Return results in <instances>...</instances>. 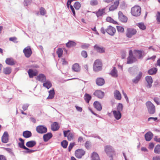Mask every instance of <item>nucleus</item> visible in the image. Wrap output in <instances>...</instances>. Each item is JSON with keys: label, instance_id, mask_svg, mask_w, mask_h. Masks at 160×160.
Segmentation results:
<instances>
[{"label": "nucleus", "instance_id": "nucleus-1", "mask_svg": "<svg viewBox=\"0 0 160 160\" xmlns=\"http://www.w3.org/2000/svg\"><path fill=\"white\" fill-rule=\"evenodd\" d=\"M100 31L103 34H105V32H107L108 34L112 36L115 34L116 31L115 28L111 26H108L106 29H105L103 27H102Z\"/></svg>", "mask_w": 160, "mask_h": 160}, {"label": "nucleus", "instance_id": "nucleus-2", "mask_svg": "<svg viewBox=\"0 0 160 160\" xmlns=\"http://www.w3.org/2000/svg\"><path fill=\"white\" fill-rule=\"evenodd\" d=\"M104 148L105 152L110 158V160H113V157L115 155V153L112 147L111 146L108 145L105 147Z\"/></svg>", "mask_w": 160, "mask_h": 160}, {"label": "nucleus", "instance_id": "nucleus-3", "mask_svg": "<svg viewBox=\"0 0 160 160\" xmlns=\"http://www.w3.org/2000/svg\"><path fill=\"white\" fill-rule=\"evenodd\" d=\"M19 140L21 142L18 143V146L20 148L26 150V151H24L25 153H30L36 151V150H30L29 148L25 147L24 145V140L22 138H19Z\"/></svg>", "mask_w": 160, "mask_h": 160}, {"label": "nucleus", "instance_id": "nucleus-4", "mask_svg": "<svg viewBox=\"0 0 160 160\" xmlns=\"http://www.w3.org/2000/svg\"><path fill=\"white\" fill-rule=\"evenodd\" d=\"M131 13L135 17L140 16L141 13V9L139 6H135L131 8Z\"/></svg>", "mask_w": 160, "mask_h": 160}, {"label": "nucleus", "instance_id": "nucleus-5", "mask_svg": "<svg viewBox=\"0 0 160 160\" xmlns=\"http://www.w3.org/2000/svg\"><path fill=\"white\" fill-rule=\"evenodd\" d=\"M102 62L99 59L96 60L93 65V69L95 72H98L102 69Z\"/></svg>", "mask_w": 160, "mask_h": 160}, {"label": "nucleus", "instance_id": "nucleus-6", "mask_svg": "<svg viewBox=\"0 0 160 160\" xmlns=\"http://www.w3.org/2000/svg\"><path fill=\"white\" fill-rule=\"evenodd\" d=\"M146 105L148 113L153 114L155 112V108L154 105L150 101H148L146 103Z\"/></svg>", "mask_w": 160, "mask_h": 160}, {"label": "nucleus", "instance_id": "nucleus-7", "mask_svg": "<svg viewBox=\"0 0 160 160\" xmlns=\"http://www.w3.org/2000/svg\"><path fill=\"white\" fill-rule=\"evenodd\" d=\"M135 57L133 56L132 51L130 50L129 51V56L127 58V63L132 64L137 61Z\"/></svg>", "mask_w": 160, "mask_h": 160}, {"label": "nucleus", "instance_id": "nucleus-8", "mask_svg": "<svg viewBox=\"0 0 160 160\" xmlns=\"http://www.w3.org/2000/svg\"><path fill=\"white\" fill-rule=\"evenodd\" d=\"M136 29L132 28H128L127 29L126 35L127 37L131 38L132 36L135 35L137 33Z\"/></svg>", "mask_w": 160, "mask_h": 160}, {"label": "nucleus", "instance_id": "nucleus-9", "mask_svg": "<svg viewBox=\"0 0 160 160\" xmlns=\"http://www.w3.org/2000/svg\"><path fill=\"white\" fill-rule=\"evenodd\" d=\"M36 130L39 133L43 134L47 132V129L46 127L42 125H40L36 127Z\"/></svg>", "mask_w": 160, "mask_h": 160}, {"label": "nucleus", "instance_id": "nucleus-10", "mask_svg": "<svg viewBox=\"0 0 160 160\" xmlns=\"http://www.w3.org/2000/svg\"><path fill=\"white\" fill-rule=\"evenodd\" d=\"M85 152L82 149L76 150L75 152V156L78 158H81L82 156L84 155Z\"/></svg>", "mask_w": 160, "mask_h": 160}, {"label": "nucleus", "instance_id": "nucleus-11", "mask_svg": "<svg viewBox=\"0 0 160 160\" xmlns=\"http://www.w3.org/2000/svg\"><path fill=\"white\" fill-rule=\"evenodd\" d=\"M23 52L25 56L27 58H29L32 53L31 48L29 46H28L24 48L23 50Z\"/></svg>", "mask_w": 160, "mask_h": 160}, {"label": "nucleus", "instance_id": "nucleus-12", "mask_svg": "<svg viewBox=\"0 0 160 160\" xmlns=\"http://www.w3.org/2000/svg\"><path fill=\"white\" fill-rule=\"evenodd\" d=\"M134 53L135 55L138 59H142L145 55L144 52L143 51L134 50Z\"/></svg>", "mask_w": 160, "mask_h": 160}, {"label": "nucleus", "instance_id": "nucleus-13", "mask_svg": "<svg viewBox=\"0 0 160 160\" xmlns=\"http://www.w3.org/2000/svg\"><path fill=\"white\" fill-rule=\"evenodd\" d=\"M118 14V18L121 22H127V18L123 14L122 12L119 11Z\"/></svg>", "mask_w": 160, "mask_h": 160}, {"label": "nucleus", "instance_id": "nucleus-14", "mask_svg": "<svg viewBox=\"0 0 160 160\" xmlns=\"http://www.w3.org/2000/svg\"><path fill=\"white\" fill-rule=\"evenodd\" d=\"M9 140V135L7 132H5L2 137L1 141L3 143H7Z\"/></svg>", "mask_w": 160, "mask_h": 160}, {"label": "nucleus", "instance_id": "nucleus-15", "mask_svg": "<svg viewBox=\"0 0 160 160\" xmlns=\"http://www.w3.org/2000/svg\"><path fill=\"white\" fill-rule=\"evenodd\" d=\"M145 80L148 83L146 87L148 88H150L152 86V83L153 82V80L151 76H147L145 77Z\"/></svg>", "mask_w": 160, "mask_h": 160}, {"label": "nucleus", "instance_id": "nucleus-16", "mask_svg": "<svg viewBox=\"0 0 160 160\" xmlns=\"http://www.w3.org/2000/svg\"><path fill=\"white\" fill-rule=\"evenodd\" d=\"M93 94L98 98L100 99L102 98L104 95V92L100 90L96 91Z\"/></svg>", "mask_w": 160, "mask_h": 160}, {"label": "nucleus", "instance_id": "nucleus-17", "mask_svg": "<svg viewBox=\"0 0 160 160\" xmlns=\"http://www.w3.org/2000/svg\"><path fill=\"white\" fill-rule=\"evenodd\" d=\"M36 79L42 82H44L46 81V78L44 74H40L37 76Z\"/></svg>", "mask_w": 160, "mask_h": 160}, {"label": "nucleus", "instance_id": "nucleus-18", "mask_svg": "<svg viewBox=\"0 0 160 160\" xmlns=\"http://www.w3.org/2000/svg\"><path fill=\"white\" fill-rule=\"evenodd\" d=\"M94 48L95 51L99 53H102L105 52V48L102 47H100L97 44L94 46Z\"/></svg>", "mask_w": 160, "mask_h": 160}, {"label": "nucleus", "instance_id": "nucleus-19", "mask_svg": "<svg viewBox=\"0 0 160 160\" xmlns=\"http://www.w3.org/2000/svg\"><path fill=\"white\" fill-rule=\"evenodd\" d=\"M142 75V73L141 72H140L137 76L132 81L135 84L137 83L140 80Z\"/></svg>", "mask_w": 160, "mask_h": 160}, {"label": "nucleus", "instance_id": "nucleus-20", "mask_svg": "<svg viewBox=\"0 0 160 160\" xmlns=\"http://www.w3.org/2000/svg\"><path fill=\"white\" fill-rule=\"evenodd\" d=\"M153 136V133L150 131L147 132L144 135L145 139L147 141H150L152 138Z\"/></svg>", "mask_w": 160, "mask_h": 160}, {"label": "nucleus", "instance_id": "nucleus-21", "mask_svg": "<svg viewBox=\"0 0 160 160\" xmlns=\"http://www.w3.org/2000/svg\"><path fill=\"white\" fill-rule=\"evenodd\" d=\"M28 73L30 78H32L34 76H36L38 74L37 70H33L31 69L28 70Z\"/></svg>", "mask_w": 160, "mask_h": 160}, {"label": "nucleus", "instance_id": "nucleus-22", "mask_svg": "<svg viewBox=\"0 0 160 160\" xmlns=\"http://www.w3.org/2000/svg\"><path fill=\"white\" fill-rule=\"evenodd\" d=\"M52 137V135L51 132H48L43 136V141L45 142L48 141Z\"/></svg>", "mask_w": 160, "mask_h": 160}, {"label": "nucleus", "instance_id": "nucleus-23", "mask_svg": "<svg viewBox=\"0 0 160 160\" xmlns=\"http://www.w3.org/2000/svg\"><path fill=\"white\" fill-rule=\"evenodd\" d=\"M119 3V0H117L115 1L114 4L112 5L109 8L110 11H113L116 9Z\"/></svg>", "mask_w": 160, "mask_h": 160}, {"label": "nucleus", "instance_id": "nucleus-24", "mask_svg": "<svg viewBox=\"0 0 160 160\" xmlns=\"http://www.w3.org/2000/svg\"><path fill=\"white\" fill-rule=\"evenodd\" d=\"M96 84L99 86L103 85L105 83V81L102 78H98L96 80Z\"/></svg>", "mask_w": 160, "mask_h": 160}, {"label": "nucleus", "instance_id": "nucleus-25", "mask_svg": "<svg viewBox=\"0 0 160 160\" xmlns=\"http://www.w3.org/2000/svg\"><path fill=\"white\" fill-rule=\"evenodd\" d=\"M112 112L115 119L118 120L121 118L122 117V114L121 112L116 110L113 111Z\"/></svg>", "mask_w": 160, "mask_h": 160}, {"label": "nucleus", "instance_id": "nucleus-26", "mask_svg": "<svg viewBox=\"0 0 160 160\" xmlns=\"http://www.w3.org/2000/svg\"><path fill=\"white\" fill-rule=\"evenodd\" d=\"M51 128L52 130L55 131L58 130L59 128L58 123L57 122H54L51 125Z\"/></svg>", "mask_w": 160, "mask_h": 160}, {"label": "nucleus", "instance_id": "nucleus-27", "mask_svg": "<svg viewBox=\"0 0 160 160\" xmlns=\"http://www.w3.org/2000/svg\"><path fill=\"white\" fill-rule=\"evenodd\" d=\"M94 108L98 111H100L102 109V107L101 104L98 101H96L93 103Z\"/></svg>", "mask_w": 160, "mask_h": 160}, {"label": "nucleus", "instance_id": "nucleus-28", "mask_svg": "<svg viewBox=\"0 0 160 160\" xmlns=\"http://www.w3.org/2000/svg\"><path fill=\"white\" fill-rule=\"evenodd\" d=\"M72 69L75 72H78L80 71V68L79 65L78 63H76L72 65Z\"/></svg>", "mask_w": 160, "mask_h": 160}, {"label": "nucleus", "instance_id": "nucleus-29", "mask_svg": "<svg viewBox=\"0 0 160 160\" xmlns=\"http://www.w3.org/2000/svg\"><path fill=\"white\" fill-rule=\"evenodd\" d=\"M110 74L114 78H116L118 76L117 71L115 67L113 68V69L111 71Z\"/></svg>", "mask_w": 160, "mask_h": 160}, {"label": "nucleus", "instance_id": "nucleus-30", "mask_svg": "<svg viewBox=\"0 0 160 160\" xmlns=\"http://www.w3.org/2000/svg\"><path fill=\"white\" fill-rule=\"evenodd\" d=\"M36 144L35 141L33 140L30 141L28 142L26 144V146L28 148H32L35 146Z\"/></svg>", "mask_w": 160, "mask_h": 160}, {"label": "nucleus", "instance_id": "nucleus-31", "mask_svg": "<svg viewBox=\"0 0 160 160\" xmlns=\"http://www.w3.org/2000/svg\"><path fill=\"white\" fill-rule=\"evenodd\" d=\"M43 86L48 89H49L52 87V84L49 80H48L43 82Z\"/></svg>", "mask_w": 160, "mask_h": 160}, {"label": "nucleus", "instance_id": "nucleus-32", "mask_svg": "<svg viewBox=\"0 0 160 160\" xmlns=\"http://www.w3.org/2000/svg\"><path fill=\"white\" fill-rule=\"evenodd\" d=\"M22 135L24 138H28L32 136V133L30 131L26 130L23 132Z\"/></svg>", "mask_w": 160, "mask_h": 160}, {"label": "nucleus", "instance_id": "nucleus-33", "mask_svg": "<svg viewBox=\"0 0 160 160\" xmlns=\"http://www.w3.org/2000/svg\"><path fill=\"white\" fill-rule=\"evenodd\" d=\"M91 157L92 160H100L98 155L96 152L92 153Z\"/></svg>", "mask_w": 160, "mask_h": 160}, {"label": "nucleus", "instance_id": "nucleus-34", "mask_svg": "<svg viewBox=\"0 0 160 160\" xmlns=\"http://www.w3.org/2000/svg\"><path fill=\"white\" fill-rule=\"evenodd\" d=\"M76 45V43L75 42L71 40H69V41L66 43L67 47L68 48L75 47Z\"/></svg>", "mask_w": 160, "mask_h": 160}, {"label": "nucleus", "instance_id": "nucleus-35", "mask_svg": "<svg viewBox=\"0 0 160 160\" xmlns=\"http://www.w3.org/2000/svg\"><path fill=\"white\" fill-rule=\"evenodd\" d=\"M49 96L47 98V99H52L54 98L55 94L54 89L50 90L49 92Z\"/></svg>", "mask_w": 160, "mask_h": 160}, {"label": "nucleus", "instance_id": "nucleus-36", "mask_svg": "<svg viewBox=\"0 0 160 160\" xmlns=\"http://www.w3.org/2000/svg\"><path fill=\"white\" fill-rule=\"evenodd\" d=\"M158 69L156 68H152L148 71V73L149 75H154L157 72Z\"/></svg>", "mask_w": 160, "mask_h": 160}, {"label": "nucleus", "instance_id": "nucleus-37", "mask_svg": "<svg viewBox=\"0 0 160 160\" xmlns=\"http://www.w3.org/2000/svg\"><path fill=\"white\" fill-rule=\"evenodd\" d=\"M114 97L115 99L117 100H120L121 99V95L118 90H116L114 92Z\"/></svg>", "mask_w": 160, "mask_h": 160}, {"label": "nucleus", "instance_id": "nucleus-38", "mask_svg": "<svg viewBox=\"0 0 160 160\" xmlns=\"http://www.w3.org/2000/svg\"><path fill=\"white\" fill-rule=\"evenodd\" d=\"M5 62L7 64L11 66L14 65L15 64L13 59L12 58H7Z\"/></svg>", "mask_w": 160, "mask_h": 160}, {"label": "nucleus", "instance_id": "nucleus-39", "mask_svg": "<svg viewBox=\"0 0 160 160\" xmlns=\"http://www.w3.org/2000/svg\"><path fill=\"white\" fill-rule=\"evenodd\" d=\"M105 8L99 9L98 12H96V15L98 17L102 16L104 13H105Z\"/></svg>", "mask_w": 160, "mask_h": 160}, {"label": "nucleus", "instance_id": "nucleus-40", "mask_svg": "<svg viewBox=\"0 0 160 160\" xmlns=\"http://www.w3.org/2000/svg\"><path fill=\"white\" fill-rule=\"evenodd\" d=\"M92 98L91 96L88 94L85 93L84 96V98L87 103H88Z\"/></svg>", "mask_w": 160, "mask_h": 160}, {"label": "nucleus", "instance_id": "nucleus-41", "mask_svg": "<svg viewBox=\"0 0 160 160\" xmlns=\"http://www.w3.org/2000/svg\"><path fill=\"white\" fill-rule=\"evenodd\" d=\"M11 72V68L10 67H6L3 69V72L5 74H9Z\"/></svg>", "mask_w": 160, "mask_h": 160}, {"label": "nucleus", "instance_id": "nucleus-42", "mask_svg": "<svg viewBox=\"0 0 160 160\" xmlns=\"http://www.w3.org/2000/svg\"><path fill=\"white\" fill-rule=\"evenodd\" d=\"M137 25L139 27L140 29L142 30H145L146 28V26L144 25V23L142 22L138 23Z\"/></svg>", "mask_w": 160, "mask_h": 160}, {"label": "nucleus", "instance_id": "nucleus-43", "mask_svg": "<svg viewBox=\"0 0 160 160\" xmlns=\"http://www.w3.org/2000/svg\"><path fill=\"white\" fill-rule=\"evenodd\" d=\"M154 151L156 153H160V144H158L155 146Z\"/></svg>", "mask_w": 160, "mask_h": 160}, {"label": "nucleus", "instance_id": "nucleus-44", "mask_svg": "<svg viewBox=\"0 0 160 160\" xmlns=\"http://www.w3.org/2000/svg\"><path fill=\"white\" fill-rule=\"evenodd\" d=\"M106 20L107 22L112 23L114 24H118V23L116 21L114 20L110 17H108Z\"/></svg>", "mask_w": 160, "mask_h": 160}, {"label": "nucleus", "instance_id": "nucleus-45", "mask_svg": "<svg viewBox=\"0 0 160 160\" xmlns=\"http://www.w3.org/2000/svg\"><path fill=\"white\" fill-rule=\"evenodd\" d=\"M73 6L76 10H78L81 7V5L79 2H75Z\"/></svg>", "mask_w": 160, "mask_h": 160}, {"label": "nucleus", "instance_id": "nucleus-46", "mask_svg": "<svg viewBox=\"0 0 160 160\" xmlns=\"http://www.w3.org/2000/svg\"><path fill=\"white\" fill-rule=\"evenodd\" d=\"M68 145V142L67 141L64 140L61 142V145L63 148H67Z\"/></svg>", "mask_w": 160, "mask_h": 160}, {"label": "nucleus", "instance_id": "nucleus-47", "mask_svg": "<svg viewBox=\"0 0 160 160\" xmlns=\"http://www.w3.org/2000/svg\"><path fill=\"white\" fill-rule=\"evenodd\" d=\"M63 50L61 48H59L57 51V53L58 55V57L60 58L62 54Z\"/></svg>", "mask_w": 160, "mask_h": 160}, {"label": "nucleus", "instance_id": "nucleus-48", "mask_svg": "<svg viewBox=\"0 0 160 160\" xmlns=\"http://www.w3.org/2000/svg\"><path fill=\"white\" fill-rule=\"evenodd\" d=\"M123 105L121 103H119L117 107V111L121 112L123 109Z\"/></svg>", "mask_w": 160, "mask_h": 160}, {"label": "nucleus", "instance_id": "nucleus-49", "mask_svg": "<svg viewBox=\"0 0 160 160\" xmlns=\"http://www.w3.org/2000/svg\"><path fill=\"white\" fill-rule=\"evenodd\" d=\"M39 10L40 14L42 16H44L46 13V10L43 7H41Z\"/></svg>", "mask_w": 160, "mask_h": 160}, {"label": "nucleus", "instance_id": "nucleus-50", "mask_svg": "<svg viewBox=\"0 0 160 160\" xmlns=\"http://www.w3.org/2000/svg\"><path fill=\"white\" fill-rule=\"evenodd\" d=\"M117 29L118 32H124V28L122 27L117 26Z\"/></svg>", "mask_w": 160, "mask_h": 160}, {"label": "nucleus", "instance_id": "nucleus-51", "mask_svg": "<svg viewBox=\"0 0 160 160\" xmlns=\"http://www.w3.org/2000/svg\"><path fill=\"white\" fill-rule=\"evenodd\" d=\"M90 45L88 43H84L81 45V47L83 49H85L88 48L89 46Z\"/></svg>", "mask_w": 160, "mask_h": 160}, {"label": "nucleus", "instance_id": "nucleus-52", "mask_svg": "<svg viewBox=\"0 0 160 160\" xmlns=\"http://www.w3.org/2000/svg\"><path fill=\"white\" fill-rule=\"evenodd\" d=\"M81 55L84 58H86L88 56V54L87 52L84 50L82 51L81 52Z\"/></svg>", "mask_w": 160, "mask_h": 160}, {"label": "nucleus", "instance_id": "nucleus-53", "mask_svg": "<svg viewBox=\"0 0 160 160\" xmlns=\"http://www.w3.org/2000/svg\"><path fill=\"white\" fill-rule=\"evenodd\" d=\"M73 135L72 133H69L67 136L68 139L69 141H71L73 139Z\"/></svg>", "mask_w": 160, "mask_h": 160}, {"label": "nucleus", "instance_id": "nucleus-54", "mask_svg": "<svg viewBox=\"0 0 160 160\" xmlns=\"http://www.w3.org/2000/svg\"><path fill=\"white\" fill-rule=\"evenodd\" d=\"M75 142L71 143L68 146V151L70 152L73 147L75 145Z\"/></svg>", "mask_w": 160, "mask_h": 160}, {"label": "nucleus", "instance_id": "nucleus-55", "mask_svg": "<svg viewBox=\"0 0 160 160\" xmlns=\"http://www.w3.org/2000/svg\"><path fill=\"white\" fill-rule=\"evenodd\" d=\"M90 3L92 6H95L98 4V2L97 0H92Z\"/></svg>", "mask_w": 160, "mask_h": 160}, {"label": "nucleus", "instance_id": "nucleus-56", "mask_svg": "<svg viewBox=\"0 0 160 160\" xmlns=\"http://www.w3.org/2000/svg\"><path fill=\"white\" fill-rule=\"evenodd\" d=\"M17 38L16 37H13L10 38H9V40L10 41H12L15 43H18V42L17 41Z\"/></svg>", "mask_w": 160, "mask_h": 160}, {"label": "nucleus", "instance_id": "nucleus-57", "mask_svg": "<svg viewBox=\"0 0 160 160\" xmlns=\"http://www.w3.org/2000/svg\"><path fill=\"white\" fill-rule=\"evenodd\" d=\"M90 142L89 141H86L85 144V147L87 149H88L90 148Z\"/></svg>", "mask_w": 160, "mask_h": 160}, {"label": "nucleus", "instance_id": "nucleus-58", "mask_svg": "<svg viewBox=\"0 0 160 160\" xmlns=\"http://www.w3.org/2000/svg\"><path fill=\"white\" fill-rule=\"evenodd\" d=\"M31 0H24V5L25 6H27L30 4Z\"/></svg>", "mask_w": 160, "mask_h": 160}, {"label": "nucleus", "instance_id": "nucleus-59", "mask_svg": "<svg viewBox=\"0 0 160 160\" xmlns=\"http://www.w3.org/2000/svg\"><path fill=\"white\" fill-rule=\"evenodd\" d=\"M29 105L28 104H25L23 105L22 108L24 111H25L28 109Z\"/></svg>", "mask_w": 160, "mask_h": 160}, {"label": "nucleus", "instance_id": "nucleus-60", "mask_svg": "<svg viewBox=\"0 0 160 160\" xmlns=\"http://www.w3.org/2000/svg\"><path fill=\"white\" fill-rule=\"evenodd\" d=\"M153 100L157 105H159L160 102L159 100V98L157 97H155L154 98Z\"/></svg>", "mask_w": 160, "mask_h": 160}, {"label": "nucleus", "instance_id": "nucleus-61", "mask_svg": "<svg viewBox=\"0 0 160 160\" xmlns=\"http://www.w3.org/2000/svg\"><path fill=\"white\" fill-rule=\"evenodd\" d=\"M70 8L71 9L72 11L73 14V15L74 16H75V12L74 8L72 5H70Z\"/></svg>", "mask_w": 160, "mask_h": 160}, {"label": "nucleus", "instance_id": "nucleus-62", "mask_svg": "<svg viewBox=\"0 0 160 160\" xmlns=\"http://www.w3.org/2000/svg\"><path fill=\"white\" fill-rule=\"evenodd\" d=\"M156 16L157 21L160 22V12H158V14Z\"/></svg>", "mask_w": 160, "mask_h": 160}, {"label": "nucleus", "instance_id": "nucleus-63", "mask_svg": "<svg viewBox=\"0 0 160 160\" xmlns=\"http://www.w3.org/2000/svg\"><path fill=\"white\" fill-rule=\"evenodd\" d=\"M152 160H160V156H156L152 158Z\"/></svg>", "mask_w": 160, "mask_h": 160}, {"label": "nucleus", "instance_id": "nucleus-64", "mask_svg": "<svg viewBox=\"0 0 160 160\" xmlns=\"http://www.w3.org/2000/svg\"><path fill=\"white\" fill-rule=\"evenodd\" d=\"M0 160H7V159L4 156L0 155Z\"/></svg>", "mask_w": 160, "mask_h": 160}]
</instances>
